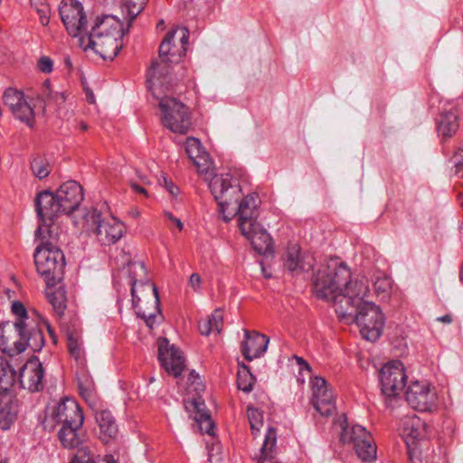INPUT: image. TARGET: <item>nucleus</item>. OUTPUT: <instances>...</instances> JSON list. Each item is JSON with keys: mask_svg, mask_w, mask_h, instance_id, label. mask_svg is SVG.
Segmentation results:
<instances>
[{"mask_svg": "<svg viewBox=\"0 0 463 463\" xmlns=\"http://www.w3.org/2000/svg\"><path fill=\"white\" fill-rule=\"evenodd\" d=\"M344 288L345 292L354 295V298H356L358 304L367 302L364 298L367 297L369 292V285L368 280L364 276L358 277L354 280H351L350 278L348 285Z\"/></svg>", "mask_w": 463, "mask_h": 463, "instance_id": "obj_34", "label": "nucleus"}, {"mask_svg": "<svg viewBox=\"0 0 463 463\" xmlns=\"http://www.w3.org/2000/svg\"><path fill=\"white\" fill-rule=\"evenodd\" d=\"M87 99L90 103H94V95L93 93L90 91V92H87Z\"/></svg>", "mask_w": 463, "mask_h": 463, "instance_id": "obj_58", "label": "nucleus"}, {"mask_svg": "<svg viewBox=\"0 0 463 463\" xmlns=\"http://www.w3.org/2000/svg\"><path fill=\"white\" fill-rule=\"evenodd\" d=\"M53 286L54 285L48 286L46 289V298L52 306L55 314L58 317H61L66 308V293L61 287L54 288Z\"/></svg>", "mask_w": 463, "mask_h": 463, "instance_id": "obj_32", "label": "nucleus"}, {"mask_svg": "<svg viewBox=\"0 0 463 463\" xmlns=\"http://www.w3.org/2000/svg\"><path fill=\"white\" fill-rule=\"evenodd\" d=\"M43 367L37 358L30 359L21 368L19 383L22 388L32 392L43 388Z\"/></svg>", "mask_w": 463, "mask_h": 463, "instance_id": "obj_21", "label": "nucleus"}, {"mask_svg": "<svg viewBox=\"0 0 463 463\" xmlns=\"http://www.w3.org/2000/svg\"><path fill=\"white\" fill-rule=\"evenodd\" d=\"M209 176H205V180L209 181V188L218 203L222 219L228 222L233 216H237L239 205L246 196L242 198L239 183L230 174L213 175L211 179Z\"/></svg>", "mask_w": 463, "mask_h": 463, "instance_id": "obj_5", "label": "nucleus"}, {"mask_svg": "<svg viewBox=\"0 0 463 463\" xmlns=\"http://www.w3.org/2000/svg\"><path fill=\"white\" fill-rule=\"evenodd\" d=\"M148 0H122L123 7L127 10L128 15V28L132 25L137 16L143 11Z\"/></svg>", "mask_w": 463, "mask_h": 463, "instance_id": "obj_39", "label": "nucleus"}, {"mask_svg": "<svg viewBox=\"0 0 463 463\" xmlns=\"http://www.w3.org/2000/svg\"><path fill=\"white\" fill-rule=\"evenodd\" d=\"M161 177H162V181H161V179H159V183L163 184L165 185V187L167 186V184H169L170 181L167 179V177L165 175H162Z\"/></svg>", "mask_w": 463, "mask_h": 463, "instance_id": "obj_57", "label": "nucleus"}, {"mask_svg": "<svg viewBox=\"0 0 463 463\" xmlns=\"http://www.w3.org/2000/svg\"><path fill=\"white\" fill-rule=\"evenodd\" d=\"M15 332L19 339L14 342L15 349L18 353L30 348L33 352H39L44 345L43 329L39 322L34 317H25L19 322H14Z\"/></svg>", "mask_w": 463, "mask_h": 463, "instance_id": "obj_11", "label": "nucleus"}, {"mask_svg": "<svg viewBox=\"0 0 463 463\" xmlns=\"http://www.w3.org/2000/svg\"><path fill=\"white\" fill-rule=\"evenodd\" d=\"M315 259L311 255H302L297 244L290 245L283 256L284 268L292 274L308 272L314 268Z\"/></svg>", "mask_w": 463, "mask_h": 463, "instance_id": "obj_22", "label": "nucleus"}, {"mask_svg": "<svg viewBox=\"0 0 463 463\" xmlns=\"http://www.w3.org/2000/svg\"><path fill=\"white\" fill-rule=\"evenodd\" d=\"M96 420L99 428V438L103 442L108 443L117 437L118 425L109 411L100 410L97 411Z\"/></svg>", "mask_w": 463, "mask_h": 463, "instance_id": "obj_29", "label": "nucleus"}, {"mask_svg": "<svg viewBox=\"0 0 463 463\" xmlns=\"http://www.w3.org/2000/svg\"><path fill=\"white\" fill-rule=\"evenodd\" d=\"M66 99V97L63 92H53L52 98L51 100L56 103H63Z\"/></svg>", "mask_w": 463, "mask_h": 463, "instance_id": "obj_53", "label": "nucleus"}, {"mask_svg": "<svg viewBox=\"0 0 463 463\" xmlns=\"http://www.w3.org/2000/svg\"><path fill=\"white\" fill-rule=\"evenodd\" d=\"M157 345L161 365L173 376H180L185 366V360L181 351L174 345H171L166 338H159Z\"/></svg>", "mask_w": 463, "mask_h": 463, "instance_id": "obj_18", "label": "nucleus"}, {"mask_svg": "<svg viewBox=\"0 0 463 463\" xmlns=\"http://www.w3.org/2000/svg\"><path fill=\"white\" fill-rule=\"evenodd\" d=\"M245 338L241 345V352L248 361L259 358L264 354L269 345V338L256 331L244 330Z\"/></svg>", "mask_w": 463, "mask_h": 463, "instance_id": "obj_26", "label": "nucleus"}, {"mask_svg": "<svg viewBox=\"0 0 463 463\" xmlns=\"http://www.w3.org/2000/svg\"><path fill=\"white\" fill-rule=\"evenodd\" d=\"M67 346L71 356L73 357L78 364L83 365L85 363V354L80 333L77 331L67 332Z\"/></svg>", "mask_w": 463, "mask_h": 463, "instance_id": "obj_35", "label": "nucleus"}, {"mask_svg": "<svg viewBox=\"0 0 463 463\" xmlns=\"http://www.w3.org/2000/svg\"><path fill=\"white\" fill-rule=\"evenodd\" d=\"M16 420V414L7 409L0 410V429L8 430L11 425Z\"/></svg>", "mask_w": 463, "mask_h": 463, "instance_id": "obj_44", "label": "nucleus"}, {"mask_svg": "<svg viewBox=\"0 0 463 463\" xmlns=\"http://www.w3.org/2000/svg\"><path fill=\"white\" fill-rule=\"evenodd\" d=\"M34 262L38 273L47 286L55 285L61 279L65 268V257L58 245L41 242L34 252Z\"/></svg>", "mask_w": 463, "mask_h": 463, "instance_id": "obj_6", "label": "nucleus"}, {"mask_svg": "<svg viewBox=\"0 0 463 463\" xmlns=\"http://www.w3.org/2000/svg\"><path fill=\"white\" fill-rule=\"evenodd\" d=\"M31 169L33 175L39 179H43L50 174V165L43 157L37 156L31 162Z\"/></svg>", "mask_w": 463, "mask_h": 463, "instance_id": "obj_41", "label": "nucleus"}, {"mask_svg": "<svg viewBox=\"0 0 463 463\" xmlns=\"http://www.w3.org/2000/svg\"><path fill=\"white\" fill-rule=\"evenodd\" d=\"M373 283L377 297L381 299H387L392 288V281L391 278L384 272L378 270L373 274Z\"/></svg>", "mask_w": 463, "mask_h": 463, "instance_id": "obj_36", "label": "nucleus"}, {"mask_svg": "<svg viewBox=\"0 0 463 463\" xmlns=\"http://www.w3.org/2000/svg\"><path fill=\"white\" fill-rule=\"evenodd\" d=\"M254 383V375L250 372L248 366L243 365V369L240 370L237 373L238 389L244 392H250L252 390Z\"/></svg>", "mask_w": 463, "mask_h": 463, "instance_id": "obj_40", "label": "nucleus"}, {"mask_svg": "<svg viewBox=\"0 0 463 463\" xmlns=\"http://www.w3.org/2000/svg\"><path fill=\"white\" fill-rule=\"evenodd\" d=\"M456 175H458L460 179H463V168L456 169Z\"/></svg>", "mask_w": 463, "mask_h": 463, "instance_id": "obj_60", "label": "nucleus"}, {"mask_svg": "<svg viewBox=\"0 0 463 463\" xmlns=\"http://www.w3.org/2000/svg\"><path fill=\"white\" fill-rule=\"evenodd\" d=\"M458 128V116L453 111L443 112L438 120V132L443 137H452Z\"/></svg>", "mask_w": 463, "mask_h": 463, "instance_id": "obj_33", "label": "nucleus"}, {"mask_svg": "<svg viewBox=\"0 0 463 463\" xmlns=\"http://www.w3.org/2000/svg\"><path fill=\"white\" fill-rule=\"evenodd\" d=\"M295 359H296L298 364L300 366V368H299L300 372H303L304 370H306L307 372L311 371L309 364L302 357L295 356Z\"/></svg>", "mask_w": 463, "mask_h": 463, "instance_id": "obj_52", "label": "nucleus"}, {"mask_svg": "<svg viewBox=\"0 0 463 463\" xmlns=\"http://www.w3.org/2000/svg\"><path fill=\"white\" fill-rule=\"evenodd\" d=\"M131 277V295L133 307L138 317L152 329L161 320L159 297L154 283L146 279V269L142 262H130L128 265Z\"/></svg>", "mask_w": 463, "mask_h": 463, "instance_id": "obj_2", "label": "nucleus"}, {"mask_svg": "<svg viewBox=\"0 0 463 463\" xmlns=\"http://www.w3.org/2000/svg\"><path fill=\"white\" fill-rule=\"evenodd\" d=\"M124 34L122 23L115 16L105 15L97 18L90 33L79 41L84 50L90 47L103 60L112 61L123 46Z\"/></svg>", "mask_w": 463, "mask_h": 463, "instance_id": "obj_3", "label": "nucleus"}, {"mask_svg": "<svg viewBox=\"0 0 463 463\" xmlns=\"http://www.w3.org/2000/svg\"><path fill=\"white\" fill-rule=\"evenodd\" d=\"M459 279H460V281H463V263H462V266H461L460 271H459Z\"/></svg>", "mask_w": 463, "mask_h": 463, "instance_id": "obj_62", "label": "nucleus"}, {"mask_svg": "<svg viewBox=\"0 0 463 463\" xmlns=\"http://www.w3.org/2000/svg\"><path fill=\"white\" fill-rule=\"evenodd\" d=\"M83 414L77 402L73 399L65 398L46 417L43 421L44 428L52 430L55 425L61 426H82Z\"/></svg>", "mask_w": 463, "mask_h": 463, "instance_id": "obj_13", "label": "nucleus"}, {"mask_svg": "<svg viewBox=\"0 0 463 463\" xmlns=\"http://www.w3.org/2000/svg\"><path fill=\"white\" fill-rule=\"evenodd\" d=\"M259 204V198L253 194H248L241 202L237 212L238 226L241 234L250 241L251 246L259 254H272V239L257 221Z\"/></svg>", "mask_w": 463, "mask_h": 463, "instance_id": "obj_4", "label": "nucleus"}, {"mask_svg": "<svg viewBox=\"0 0 463 463\" xmlns=\"http://www.w3.org/2000/svg\"><path fill=\"white\" fill-rule=\"evenodd\" d=\"M312 400L315 410L324 417H328L335 410V401L333 391L327 385L326 379L316 376L311 381Z\"/></svg>", "mask_w": 463, "mask_h": 463, "instance_id": "obj_17", "label": "nucleus"}, {"mask_svg": "<svg viewBox=\"0 0 463 463\" xmlns=\"http://www.w3.org/2000/svg\"><path fill=\"white\" fill-rule=\"evenodd\" d=\"M42 95H43V99H48V100H51V99L52 98L53 92L51 89V83H50L49 80H46L43 82Z\"/></svg>", "mask_w": 463, "mask_h": 463, "instance_id": "obj_50", "label": "nucleus"}, {"mask_svg": "<svg viewBox=\"0 0 463 463\" xmlns=\"http://www.w3.org/2000/svg\"><path fill=\"white\" fill-rule=\"evenodd\" d=\"M459 201H460L461 207L463 208V192L459 194Z\"/></svg>", "mask_w": 463, "mask_h": 463, "instance_id": "obj_63", "label": "nucleus"}, {"mask_svg": "<svg viewBox=\"0 0 463 463\" xmlns=\"http://www.w3.org/2000/svg\"><path fill=\"white\" fill-rule=\"evenodd\" d=\"M185 152L200 175L204 176L213 175V163L198 138L188 137L186 139Z\"/></svg>", "mask_w": 463, "mask_h": 463, "instance_id": "obj_23", "label": "nucleus"}, {"mask_svg": "<svg viewBox=\"0 0 463 463\" xmlns=\"http://www.w3.org/2000/svg\"><path fill=\"white\" fill-rule=\"evenodd\" d=\"M189 284L194 290H198L201 284L200 276L197 273H193L190 277Z\"/></svg>", "mask_w": 463, "mask_h": 463, "instance_id": "obj_51", "label": "nucleus"}, {"mask_svg": "<svg viewBox=\"0 0 463 463\" xmlns=\"http://www.w3.org/2000/svg\"><path fill=\"white\" fill-rule=\"evenodd\" d=\"M173 63L174 62H167L166 68H165L164 65L157 66V69H156L157 73H156V75H155V76L151 74L152 65L150 66V68L148 69V71H147V81L150 84V88L157 87V86L163 87L165 83H167L169 81L168 80L169 70H170L171 64H173Z\"/></svg>", "mask_w": 463, "mask_h": 463, "instance_id": "obj_38", "label": "nucleus"}, {"mask_svg": "<svg viewBox=\"0 0 463 463\" xmlns=\"http://www.w3.org/2000/svg\"><path fill=\"white\" fill-rule=\"evenodd\" d=\"M35 210L39 222L53 221L65 214L57 195L50 191H43L37 194Z\"/></svg>", "mask_w": 463, "mask_h": 463, "instance_id": "obj_20", "label": "nucleus"}, {"mask_svg": "<svg viewBox=\"0 0 463 463\" xmlns=\"http://www.w3.org/2000/svg\"><path fill=\"white\" fill-rule=\"evenodd\" d=\"M12 311L16 316L14 322H19L20 320L25 319V317H30L25 310L24 306L19 302H14L12 304Z\"/></svg>", "mask_w": 463, "mask_h": 463, "instance_id": "obj_47", "label": "nucleus"}, {"mask_svg": "<svg viewBox=\"0 0 463 463\" xmlns=\"http://www.w3.org/2000/svg\"><path fill=\"white\" fill-rule=\"evenodd\" d=\"M351 278L347 266L337 259L329 260L322 267L314 279V292L317 298L334 303L335 313L346 323H353L358 311V304L354 295L345 292Z\"/></svg>", "mask_w": 463, "mask_h": 463, "instance_id": "obj_1", "label": "nucleus"}, {"mask_svg": "<svg viewBox=\"0 0 463 463\" xmlns=\"http://www.w3.org/2000/svg\"><path fill=\"white\" fill-rule=\"evenodd\" d=\"M406 374L403 364L393 360L387 363L380 371L382 392L385 396H396L405 386Z\"/></svg>", "mask_w": 463, "mask_h": 463, "instance_id": "obj_15", "label": "nucleus"}, {"mask_svg": "<svg viewBox=\"0 0 463 463\" xmlns=\"http://www.w3.org/2000/svg\"><path fill=\"white\" fill-rule=\"evenodd\" d=\"M37 68L41 72L49 74L53 71V61L48 56H42L38 60Z\"/></svg>", "mask_w": 463, "mask_h": 463, "instance_id": "obj_45", "label": "nucleus"}, {"mask_svg": "<svg viewBox=\"0 0 463 463\" xmlns=\"http://www.w3.org/2000/svg\"><path fill=\"white\" fill-rule=\"evenodd\" d=\"M61 21L73 37L80 36L87 26V17L83 6L78 0H63L60 6Z\"/></svg>", "mask_w": 463, "mask_h": 463, "instance_id": "obj_14", "label": "nucleus"}, {"mask_svg": "<svg viewBox=\"0 0 463 463\" xmlns=\"http://www.w3.org/2000/svg\"><path fill=\"white\" fill-rule=\"evenodd\" d=\"M130 185L133 188V190H135L136 192L142 194L144 195H147V191L145 188H143L142 186L138 185L137 184L131 182Z\"/></svg>", "mask_w": 463, "mask_h": 463, "instance_id": "obj_54", "label": "nucleus"}, {"mask_svg": "<svg viewBox=\"0 0 463 463\" xmlns=\"http://www.w3.org/2000/svg\"><path fill=\"white\" fill-rule=\"evenodd\" d=\"M46 326H47V330H48L51 337L53 339L54 342H56L53 330L51 328V326L49 325H46Z\"/></svg>", "mask_w": 463, "mask_h": 463, "instance_id": "obj_59", "label": "nucleus"}, {"mask_svg": "<svg viewBox=\"0 0 463 463\" xmlns=\"http://www.w3.org/2000/svg\"><path fill=\"white\" fill-rule=\"evenodd\" d=\"M61 204L65 214H70L76 209L83 200V190L76 181H68L62 184L54 193Z\"/></svg>", "mask_w": 463, "mask_h": 463, "instance_id": "obj_24", "label": "nucleus"}, {"mask_svg": "<svg viewBox=\"0 0 463 463\" xmlns=\"http://www.w3.org/2000/svg\"><path fill=\"white\" fill-rule=\"evenodd\" d=\"M15 372L6 360L0 357V394L7 392L14 383Z\"/></svg>", "mask_w": 463, "mask_h": 463, "instance_id": "obj_37", "label": "nucleus"}, {"mask_svg": "<svg viewBox=\"0 0 463 463\" xmlns=\"http://www.w3.org/2000/svg\"><path fill=\"white\" fill-rule=\"evenodd\" d=\"M402 432L408 446L409 459L412 460V449L409 444V439L413 441L424 438L426 434L425 423L415 414L406 416L402 420Z\"/></svg>", "mask_w": 463, "mask_h": 463, "instance_id": "obj_27", "label": "nucleus"}, {"mask_svg": "<svg viewBox=\"0 0 463 463\" xmlns=\"http://www.w3.org/2000/svg\"><path fill=\"white\" fill-rule=\"evenodd\" d=\"M185 411L194 418L202 433L212 434L214 428L213 421L201 397L184 401Z\"/></svg>", "mask_w": 463, "mask_h": 463, "instance_id": "obj_25", "label": "nucleus"}, {"mask_svg": "<svg viewBox=\"0 0 463 463\" xmlns=\"http://www.w3.org/2000/svg\"><path fill=\"white\" fill-rule=\"evenodd\" d=\"M4 104L9 108L13 115L19 120L32 127L34 122V113L26 102L24 93L13 88H8L4 93Z\"/></svg>", "mask_w": 463, "mask_h": 463, "instance_id": "obj_19", "label": "nucleus"}, {"mask_svg": "<svg viewBox=\"0 0 463 463\" xmlns=\"http://www.w3.org/2000/svg\"><path fill=\"white\" fill-rule=\"evenodd\" d=\"M189 39V31L186 27H179L168 31L162 41L159 50L158 58L152 61V75H156V69L159 65L167 67V62L178 63L187 51Z\"/></svg>", "mask_w": 463, "mask_h": 463, "instance_id": "obj_7", "label": "nucleus"}, {"mask_svg": "<svg viewBox=\"0 0 463 463\" xmlns=\"http://www.w3.org/2000/svg\"><path fill=\"white\" fill-rule=\"evenodd\" d=\"M438 320L443 323L450 324L452 322V317L450 315H445L438 317Z\"/></svg>", "mask_w": 463, "mask_h": 463, "instance_id": "obj_56", "label": "nucleus"}, {"mask_svg": "<svg viewBox=\"0 0 463 463\" xmlns=\"http://www.w3.org/2000/svg\"><path fill=\"white\" fill-rule=\"evenodd\" d=\"M35 237L40 239L42 242H50L52 245L64 243L66 234L62 232L60 224L53 221L39 222V226L35 231Z\"/></svg>", "mask_w": 463, "mask_h": 463, "instance_id": "obj_28", "label": "nucleus"}, {"mask_svg": "<svg viewBox=\"0 0 463 463\" xmlns=\"http://www.w3.org/2000/svg\"><path fill=\"white\" fill-rule=\"evenodd\" d=\"M107 462H109V463H116V461L114 460L113 456H111V455H107Z\"/></svg>", "mask_w": 463, "mask_h": 463, "instance_id": "obj_61", "label": "nucleus"}, {"mask_svg": "<svg viewBox=\"0 0 463 463\" xmlns=\"http://www.w3.org/2000/svg\"><path fill=\"white\" fill-rule=\"evenodd\" d=\"M223 326V314L222 309H215L213 314L202 319L198 323V328L202 335H208L212 332L220 334Z\"/></svg>", "mask_w": 463, "mask_h": 463, "instance_id": "obj_31", "label": "nucleus"}, {"mask_svg": "<svg viewBox=\"0 0 463 463\" xmlns=\"http://www.w3.org/2000/svg\"><path fill=\"white\" fill-rule=\"evenodd\" d=\"M31 5L35 9L40 16V21L43 25H47L50 21V8L43 0H31Z\"/></svg>", "mask_w": 463, "mask_h": 463, "instance_id": "obj_43", "label": "nucleus"}, {"mask_svg": "<svg viewBox=\"0 0 463 463\" xmlns=\"http://www.w3.org/2000/svg\"><path fill=\"white\" fill-rule=\"evenodd\" d=\"M165 188L173 195H175L178 192V188L172 183V181L169 182V184H167V186H165Z\"/></svg>", "mask_w": 463, "mask_h": 463, "instance_id": "obj_55", "label": "nucleus"}, {"mask_svg": "<svg viewBox=\"0 0 463 463\" xmlns=\"http://www.w3.org/2000/svg\"><path fill=\"white\" fill-rule=\"evenodd\" d=\"M164 216L170 222H172L180 232L183 230L184 224H183L182 221L179 218H176L175 216H174L172 213L165 212Z\"/></svg>", "mask_w": 463, "mask_h": 463, "instance_id": "obj_49", "label": "nucleus"}, {"mask_svg": "<svg viewBox=\"0 0 463 463\" xmlns=\"http://www.w3.org/2000/svg\"><path fill=\"white\" fill-rule=\"evenodd\" d=\"M456 169L463 168V148H458L452 156Z\"/></svg>", "mask_w": 463, "mask_h": 463, "instance_id": "obj_48", "label": "nucleus"}, {"mask_svg": "<svg viewBox=\"0 0 463 463\" xmlns=\"http://www.w3.org/2000/svg\"><path fill=\"white\" fill-rule=\"evenodd\" d=\"M80 128H81L82 130H86V129L88 128V127H87V125H86L85 123H81V124H80Z\"/></svg>", "mask_w": 463, "mask_h": 463, "instance_id": "obj_64", "label": "nucleus"}, {"mask_svg": "<svg viewBox=\"0 0 463 463\" xmlns=\"http://www.w3.org/2000/svg\"><path fill=\"white\" fill-rule=\"evenodd\" d=\"M58 438L64 448L74 449L86 441L87 435L82 426L67 425L61 426Z\"/></svg>", "mask_w": 463, "mask_h": 463, "instance_id": "obj_30", "label": "nucleus"}, {"mask_svg": "<svg viewBox=\"0 0 463 463\" xmlns=\"http://www.w3.org/2000/svg\"><path fill=\"white\" fill-rule=\"evenodd\" d=\"M342 428L341 439L344 443L352 444L357 456L363 461H372L376 458V446L373 438L364 427L354 425L348 428L346 418L340 421Z\"/></svg>", "mask_w": 463, "mask_h": 463, "instance_id": "obj_9", "label": "nucleus"}, {"mask_svg": "<svg viewBox=\"0 0 463 463\" xmlns=\"http://www.w3.org/2000/svg\"><path fill=\"white\" fill-rule=\"evenodd\" d=\"M92 387H93V383L87 376H83V379H79V389H80V394L84 398L90 396Z\"/></svg>", "mask_w": 463, "mask_h": 463, "instance_id": "obj_46", "label": "nucleus"}, {"mask_svg": "<svg viewBox=\"0 0 463 463\" xmlns=\"http://www.w3.org/2000/svg\"><path fill=\"white\" fill-rule=\"evenodd\" d=\"M247 415L253 435H257L263 425V413L259 409L248 407Z\"/></svg>", "mask_w": 463, "mask_h": 463, "instance_id": "obj_42", "label": "nucleus"}, {"mask_svg": "<svg viewBox=\"0 0 463 463\" xmlns=\"http://www.w3.org/2000/svg\"><path fill=\"white\" fill-rule=\"evenodd\" d=\"M86 222L95 226L98 240L105 245L116 243L124 234L123 222L111 216L109 219H101L100 213L92 209L84 215Z\"/></svg>", "mask_w": 463, "mask_h": 463, "instance_id": "obj_12", "label": "nucleus"}, {"mask_svg": "<svg viewBox=\"0 0 463 463\" xmlns=\"http://www.w3.org/2000/svg\"><path fill=\"white\" fill-rule=\"evenodd\" d=\"M353 322L360 327L361 335L364 339L374 342L382 335L384 317L378 306L373 302H364L363 305L358 306V311Z\"/></svg>", "mask_w": 463, "mask_h": 463, "instance_id": "obj_10", "label": "nucleus"}, {"mask_svg": "<svg viewBox=\"0 0 463 463\" xmlns=\"http://www.w3.org/2000/svg\"><path fill=\"white\" fill-rule=\"evenodd\" d=\"M162 113L161 121L164 127L174 133L184 135L192 125L189 109L175 98L163 97L159 100Z\"/></svg>", "mask_w": 463, "mask_h": 463, "instance_id": "obj_8", "label": "nucleus"}, {"mask_svg": "<svg viewBox=\"0 0 463 463\" xmlns=\"http://www.w3.org/2000/svg\"><path fill=\"white\" fill-rule=\"evenodd\" d=\"M405 399L409 405L420 411H431L436 406L437 393L427 383L414 382L408 387Z\"/></svg>", "mask_w": 463, "mask_h": 463, "instance_id": "obj_16", "label": "nucleus"}]
</instances>
